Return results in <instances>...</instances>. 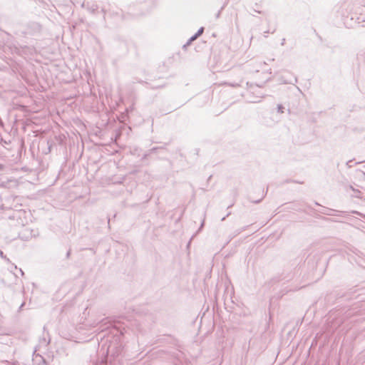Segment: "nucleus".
<instances>
[{
  "instance_id": "obj_1",
  "label": "nucleus",
  "mask_w": 365,
  "mask_h": 365,
  "mask_svg": "<svg viewBox=\"0 0 365 365\" xmlns=\"http://www.w3.org/2000/svg\"><path fill=\"white\" fill-rule=\"evenodd\" d=\"M202 31H203V29H202L199 31V34H201Z\"/></svg>"
}]
</instances>
